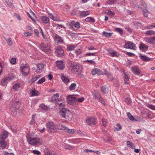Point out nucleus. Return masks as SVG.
<instances>
[{
    "label": "nucleus",
    "instance_id": "obj_22",
    "mask_svg": "<svg viewBox=\"0 0 155 155\" xmlns=\"http://www.w3.org/2000/svg\"><path fill=\"white\" fill-rule=\"evenodd\" d=\"M76 47L75 45H67V50L68 51H71L74 50Z\"/></svg>",
    "mask_w": 155,
    "mask_h": 155
},
{
    "label": "nucleus",
    "instance_id": "obj_31",
    "mask_svg": "<svg viewBox=\"0 0 155 155\" xmlns=\"http://www.w3.org/2000/svg\"><path fill=\"white\" fill-rule=\"evenodd\" d=\"M58 129L61 130H66L68 129V127L62 124H59L58 126Z\"/></svg>",
    "mask_w": 155,
    "mask_h": 155
},
{
    "label": "nucleus",
    "instance_id": "obj_62",
    "mask_svg": "<svg viewBox=\"0 0 155 155\" xmlns=\"http://www.w3.org/2000/svg\"><path fill=\"white\" fill-rule=\"evenodd\" d=\"M85 61L87 62V63H90L91 64H95V62L93 60H87Z\"/></svg>",
    "mask_w": 155,
    "mask_h": 155
},
{
    "label": "nucleus",
    "instance_id": "obj_8",
    "mask_svg": "<svg viewBox=\"0 0 155 155\" xmlns=\"http://www.w3.org/2000/svg\"><path fill=\"white\" fill-rule=\"evenodd\" d=\"M97 120L96 118L91 117L88 118L86 120V123L87 124L92 126H94L96 124Z\"/></svg>",
    "mask_w": 155,
    "mask_h": 155
},
{
    "label": "nucleus",
    "instance_id": "obj_5",
    "mask_svg": "<svg viewBox=\"0 0 155 155\" xmlns=\"http://www.w3.org/2000/svg\"><path fill=\"white\" fill-rule=\"evenodd\" d=\"M55 52L56 56L58 57H62L64 55V50L60 46L56 48Z\"/></svg>",
    "mask_w": 155,
    "mask_h": 155
},
{
    "label": "nucleus",
    "instance_id": "obj_6",
    "mask_svg": "<svg viewBox=\"0 0 155 155\" xmlns=\"http://www.w3.org/2000/svg\"><path fill=\"white\" fill-rule=\"evenodd\" d=\"M29 143L32 145H36L40 143L39 140L36 138H29Z\"/></svg>",
    "mask_w": 155,
    "mask_h": 155
},
{
    "label": "nucleus",
    "instance_id": "obj_24",
    "mask_svg": "<svg viewBox=\"0 0 155 155\" xmlns=\"http://www.w3.org/2000/svg\"><path fill=\"white\" fill-rule=\"evenodd\" d=\"M20 101H19L18 99H15L12 101V104H11V105L12 107H13L14 108H15V106L19 104H20Z\"/></svg>",
    "mask_w": 155,
    "mask_h": 155
},
{
    "label": "nucleus",
    "instance_id": "obj_9",
    "mask_svg": "<svg viewBox=\"0 0 155 155\" xmlns=\"http://www.w3.org/2000/svg\"><path fill=\"white\" fill-rule=\"evenodd\" d=\"M55 64L57 68L59 70H62L64 69L65 65L63 63V61H56Z\"/></svg>",
    "mask_w": 155,
    "mask_h": 155
},
{
    "label": "nucleus",
    "instance_id": "obj_28",
    "mask_svg": "<svg viewBox=\"0 0 155 155\" xmlns=\"http://www.w3.org/2000/svg\"><path fill=\"white\" fill-rule=\"evenodd\" d=\"M95 98L96 99H98L101 103H102L104 105H105V101L103 100L102 97L100 95H95Z\"/></svg>",
    "mask_w": 155,
    "mask_h": 155
},
{
    "label": "nucleus",
    "instance_id": "obj_55",
    "mask_svg": "<svg viewBox=\"0 0 155 155\" xmlns=\"http://www.w3.org/2000/svg\"><path fill=\"white\" fill-rule=\"evenodd\" d=\"M74 22H75L74 21H72L71 22V24L69 23L67 25L70 28H73V25L74 24Z\"/></svg>",
    "mask_w": 155,
    "mask_h": 155
},
{
    "label": "nucleus",
    "instance_id": "obj_63",
    "mask_svg": "<svg viewBox=\"0 0 155 155\" xmlns=\"http://www.w3.org/2000/svg\"><path fill=\"white\" fill-rule=\"evenodd\" d=\"M87 49L89 50H93L94 49H96L94 47H93L92 46H89L87 47Z\"/></svg>",
    "mask_w": 155,
    "mask_h": 155
},
{
    "label": "nucleus",
    "instance_id": "obj_37",
    "mask_svg": "<svg viewBox=\"0 0 155 155\" xmlns=\"http://www.w3.org/2000/svg\"><path fill=\"white\" fill-rule=\"evenodd\" d=\"M76 84V83H73L71 84L69 87V89L70 91H72L75 89Z\"/></svg>",
    "mask_w": 155,
    "mask_h": 155
},
{
    "label": "nucleus",
    "instance_id": "obj_45",
    "mask_svg": "<svg viewBox=\"0 0 155 155\" xmlns=\"http://www.w3.org/2000/svg\"><path fill=\"white\" fill-rule=\"evenodd\" d=\"M155 27V24H153V25H148L145 27V29H150L153 28Z\"/></svg>",
    "mask_w": 155,
    "mask_h": 155
},
{
    "label": "nucleus",
    "instance_id": "obj_57",
    "mask_svg": "<svg viewBox=\"0 0 155 155\" xmlns=\"http://www.w3.org/2000/svg\"><path fill=\"white\" fill-rule=\"evenodd\" d=\"M147 106L149 108L153 110H155V106H154L153 105L148 104L147 105Z\"/></svg>",
    "mask_w": 155,
    "mask_h": 155
},
{
    "label": "nucleus",
    "instance_id": "obj_27",
    "mask_svg": "<svg viewBox=\"0 0 155 155\" xmlns=\"http://www.w3.org/2000/svg\"><path fill=\"white\" fill-rule=\"evenodd\" d=\"M140 3L141 4L140 8L142 9V10H144L146 8H147V6L145 2L143 1V0H141Z\"/></svg>",
    "mask_w": 155,
    "mask_h": 155
},
{
    "label": "nucleus",
    "instance_id": "obj_42",
    "mask_svg": "<svg viewBox=\"0 0 155 155\" xmlns=\"http://www.w3.org/2000/svg\"><path fill=\"white\" fill-rule=\"evenodd\" d=\"M64 148L65 149L68 150H72L73 149L72 146L68 144L66 145L64 147Z\"/></svg>",
    "mask_w": 155,
    "mask_h": 155
},
{
    "label": "nucleus",
    "instance_id": "obj_20",
    "mask_svg": "<svg viewBox=\"0 0 155 155\" xmlns=\"http://www.w3.org/2000/svg\"><path fill=\"white\" fill-rule=\"evenodd\" d=\"M7 143L5 141H0V149H3L7 146Z\"/></svg>",
    "mask_w": 155,
    "mask_h": 155
},
{
    "label": "nucleus",
    "instance_id": "obj_35",
    "mask_svg": "<svg viewBox=\"0 0 155 155\" xmlns=\"http://www.w3.org/2000/svg\"><path fill=\"white\" fill-rule=\"evenodd\" d=\"M40 107L42 109L45 110H48L49 108L45 104H42L40 105Z\"/></svg>",
    "mask_w": 155,
    "mask_h": 155
},
{
    "label": "nucleus",
    "instance_id": "obj_17",
    "mask_svg": "<svg viewBox=\"0 0 155 155\" xmlns=\"http://www.w3.org/2000/svg\"><path fill=\"white\" fill-rule=\"evenodd\" d=\"M134 47V45L132 42H130L125 44L124 47L126 48L132 49Z\"/></svg>",
    "mask_w": 155,
    "mask_h": 155
},
{
    "label": "nucleus",
    "instance_id": "obj_21",
    "mask_svg": "<svg viewBox=\"0 0 155 155\" xmlns=\"http://www.w3.org/2000/svg\"><path fill=\"white\" fill-rule=\"evenodd\" d=\"M140 57L141 59L144 61H151V58L145 55H141Z\"/></svg>",
    "mask_w": 155,
    "mask_h": 155
},
{
    "label": "nucleus",
    "instance_id": "obj_18",
    "mask_svg": "<svg viewBox=\"0 0 155 155\" xmlns=\"http://www.w3.org/2000/svg\"><path fill=\"white\" fill-rule=\"evenodd\" d=\"M105 13L106 14L109 15L110 17H114L115 15V13L114 12L112 11L109 9L105 11Z\"/></svg>",
    "mask_w": 155,
    "mask_h": 155
},
{
    "label": "nucleus",
    "instance_id": "obj_2",
    "mask_svg": "<svg viewBox=\"0 0 155 155\" xmlns=\"http://www.w3.org/2000/svg\"><path fill=\"white\" fill-rule=\"evenodd\" d=\"M47 129L50 133H54L57 131V127L53 122H49L46 124Z\"/></svg>",
    "mask_w": 155,
    "mask_h": 155
},
{
    "label": "nucleus",
    "instance_id": "obj_64",
    "mask_svg": "<svg viewBox=\"0 0 155 155\" xmlns=\"http://www.w3.org/2000/svg\"><path fill=\"white\" fill-rule=\"evenodd\" d=\"M97 68H95L92 71V74L93 75H94L96 74H97V71H96Z\"/></svg>",
    "mask_w": 155,
    "mask_h": 155
},
{
    "label": "nucleus",
    "instance_id": "obj_46",
    "mask_svg": "<svg viewBox=\"0 0 155 155\" xmlns=\"http://www.w3.org/2000/svg\"><path fill=\"white\" fill-rule=\"evenodd\" d=\"M38 91H37L36 90H32L31 93L32 95V96H38Z\"/></svg>",
    "mask_w": 155,
    "mask_h": 155
},
{
    "label": "nucleus",
    "instance_id": "obj_10",
    "mask_svg": "<svg viewBox=\"0 0 155 155\" xmlns=\"http://www.w3.org/2000/svg\"><path fill=\"white\" fill-rule=\"evenodd\" d=\"M14 78L13 76L11 75L3 79L1 82L2 85L3 86H5L7 84L8 81L12 80Z\"/></svg>",
    "mask_w": 155,
    "mask_h": 155
},
{
    "label": "nucleus",
    "instance_id": "obj_23",
    "mask_svg": "<svg viewBox=\"0 0 155 155\" xmlns=\"http://www.w3.org/2000/svg\"><path fill=\"white\" fill-rule=\"evenodd\" d=\"M59 97V94L58 93H56L54 94L51 97V101L54 102L56 101Z\"/></svg>",
    "mask_w": 155,
    "mask_h": 155
},
{
    "label": "nucleus",
    "instance_id": "obj_30",
    "mask_svg": "<svg viewBox=\"0 0 155 155\" xmlns=\"http://www.w3.org/2000/svg\"><path fill=\"white\" fill-rule=\"evenodd\" d=\"M101 91L104 94H107L108 93V91L107 88L106 86H103L101 88Z\"/></svg>",
    "mask_w": 155,
    "mask_h": 155
},
{
    "label": "nucleus",
    "instance_id": "obj_1",
    "mask_svg": "<svg viewBox=\"0 0 155 155\" xmlns=\"http://www.w3.org/2000/svg\"><path fill=\"white\" fill-rule=\"evenodd\" d=\"M67 66L68 68L71 69V71L72 72H77L78 74H81V72L82 69V66L78 64L68 60L67 61Z\"/></svg>",
    "mask_w": 155,
    "mask_h": 155
},
{
    "label": "nucleus",
    "instance_id": "obj_59",
    "mask_svg": "<svg viewBox=\"0 0 155 155\" xmlns=\"http://www.w3.org/2000/svg\"><path fill=\"white\" fill-rule=\"evenodd\" d=\"M77 133L78 134L81 136H83L84 135V134L83 132H81L80 130H78L77 131Z\"/></svg>",
    "mask_w": 155,
    "mask_h": 155
},
{
    "label": "nucleus",
    "instance_id": "obj_36",
    "mask_svg": "<svg viewBox=\"0 0 155 155\" xmlns=\"http://www.w3.org/2000/svg\"><path fill=\"white\" fill-rule=\"evenodd\" d=\"M123 77H124V80H127L129 81V78H130V77L128 74H126V73L124 71H123V74H122Z\"/></svg>",
    "mask_w": 155,
    "mask_h": 155
},
{
    "label": "nucleus",
    "instance_id": "obj_33",
    "mask_svg": "<svg viewBox=\"0 0 155 155\" xmlns=\"http://www.w3.org/2000/svg\"><path fill=\"white\" fill-rule=\"evenodd\" d=\"M85 21L87 22L92 23L94 22H95L94 18L91 17L87 18L85 19Z\"/></svg>",
    "mask_w": 155,
    "mask_h": 155
},
{
    "label": "nucleus",
    "instance_id": "obj_51",
    "mask_svg": "<svg viewBox=\"0 0 155 155\" xmlns=\"http://www.w3.org/2000/svg\"><path fill=\"white\" fill-rule=\"evenodd\" d=\"M84 100V98L83 97H81L79 98H77L76 97V101L82 102Z\"/></svg>",
    "mask_w": 155,
    "mask_h": 155
},
{
    "label": "nucleus",
    "instance_id": "obj_61",
    "mask_svg": "<svg viewBox=\"0 0 155 155\" xmlns=\"http://www.w3.org/2000/svg\"><path fill=\"white\" fill-rule=\"evenodd\" d=\"M16 59L15 58H12L10 62L12 64H15L16 63Z\"/></svg>",
    "mask_w": 155,
    "mask_h": 155
},
{
    "label": "nucleus",
    "instance_id": "obj_16",
    "mask_svg": "<svg viewBox=\"0 0 155 155\" xmlns=\"http://www.w3.org/2000/svg\"><path fill=\"white\" fill-rule=\"evenodd\" d=\"M41 19L43 23L45 24H48L49 22V18L45 16H42L40 18Z\"/></svg>",
    "mask_w": 155,
    "mask_h": 155
},
{
    "label": "nucleus",
    "instance_id": "obj_13",
    "mask_svg": "<svg viewBox=\"0 0 155 155\" xmlns=\"http://www.w3.org/2000/svg\"><path fill=\"white\" fill-rule=\"evenodd\" d=\"M79 12L78 13L82 17H85L90 14V10L83 11H79Z\"/></svg>",
    "mask_w": 155,
    "mask_h": 155
},
{
    "label": "nucleus",
    "instance_id": "obj_60",
    "mask_svg": "<svg viewBox=\"0 0 155 155\" xmlns=\"http://www.w3.org/2000/svg\"><path fill=\"white\" fill-rule=\"evenodd\" d=\"M97 52H95L92 53H86L85 55L86 56H91V55L94 56V55H95V54Z\"/></svg>",
    "mask_w": 155,
    "mask_h": 155
},
{
    "label": "nucleus",
    "instance_id": "obj_11",
    "mask_svg": "<svg viewBox=\"0 0 155 155\" xmlns=\"http://www.w3.org/2000/svg\"><path fill=\"white\" fill-rule=\"evenodd\" d=\"M8 132L7 131L4 130L0 134V141H5V139L8 137Z\"/></svg>",
    "mask_w": 155,
    "mask_h": 155
},
{
    "label": "nucleus",
    "instance_id": "obj_58",
    "mask_svg": "<svg viewBox=\"0 0 155 155\" xmlns=\"http://www.w3.org/2000/svg\"><path fill=\"white\" fill-rule=\"evenodd\" d=\"M6 41L8 45L12 46L13 45V42L11 39H6Z\"/></svg>",
    "mask_w": 155,
    "mask_h": 155
},
{
    "label": "nucleus",
    "instance_id": "obj_7",
    "mask_svg": "<svg viewBox=\"0 0 155 155\" xmlns=\"http://www.w3.org/2000/svg\"><path fill=\"white\" fill-rule=\"evenodd\" d=\"M41 48L42 50L45 53L48 54L51 52L50 46L48 45L46 46L44 43H41L40 45Z\"/></svg>",
    "mask_w": 155,
    "mask_h": 155
},
{
    "label": "nucleus",
    "instance_id": "obj_26",
    "mask_svg": "<svg viewBox=\"0 0 155 155\" xmlns=\"http://www.w3.org/2000/svg\"><path fill=\"white\" fill-rule=\"evenodd\" d=\"M61 79L62 81L64 83H67L70 81V80L68 77L64 75H62L61 76Z\"/></svg>",
    "mask_w": 155,
    "mask_h": 155
},
{
    "label": "nucleus",
    "instance_id": "obj_34",
    "mask_svg": "<svg viewBox=\"0 0 155 155\" xmlns=\"http://www.w3.org/2000/svg\"><path fill=\"white\" fill-rule=\"evenodd\" d=\"M20 87L21 84H15L13 86V89L15 91H18Z\"/></svg>",
    "mask_w": 155,
    "mask_h": 155
},
{
    "label": "nucleus",
    "instance_id": "obj_49",
    "mask_svg": "<svg viewBox=\"0 0 155 155\" xmlns=\"http://www.w3.org/2000/svg\"><path fill=\"white\" fill-rule=\"evenodd\" d=\"M58 101H59V100H57L56 101V106H57L58 105H59V106H60L62 107H64V103H59L58 102Z\"/></svg>",
    "mask_w": 155,
    "mask_h": 155
},
{
    "label": "nucleus",
    "instance_id": "obj_19",
    "mask_svg": "<svg viewBox=\"0 0 155 155\" xmlns=\"http://www.w3.org/2000/svg\"><path fill=\"white\" fill-rule=\"evenodd\" d=\"M37 69L36 72L38 73L40 72V71H41L44 68V65L42 64H39L37 65Z\"/></svg>",
    "mask_w": 155,
    "mask_h": 155
},
{
    "label": "nucleus",
    "instance_id": "obj_56",
    "mask_svg": "<svg viewBox=\"0 0 155 155\" xmlns=\"http://www.w3.org/2000/svg\"><path fill=\"white\" fill-rule=\"evenodd\" d=\"M125 102L127 104H130L131 102L130 99L129 97H127L125 99Z\"/></svg>",
    "mask_w": 155,
    "mask_h": 155
},
{
    "label": "nucleus",
    "instance_id": "obj_48",
    "mask_svg": "<svg viewBox=\"0 0 155 155\" xmlns=\"http://www.w3.org/2000/svg\"><path fill=\"white\" fill-rule=\"evenodd\" d=\"M45 81V78L43 77L40 79L37 83L38 84H41Z\"/></svg>",
    "mask_w": 155,
    "mask_h": 155
},
{
    "label": "nucleus",
    "instance_id": "obj_15",
    "mask_svg": "<svg viewBox=\"0 0 155 155\" xmlns=\"http://www.w3.org/2000/svg\"><path fill=\"white\" fill-rule=\"evenodd\" d=\"M140 49L143 51H146L148 50V46L143 43H141L139 45Z\"/></svg>",
    "mask_w": 155,
    "mask_h": 155
},
{
    "label": "nucleus",
    "instance_id": "obj_40",
    "mask_svg": "<svg viewBox=\"0 0 155 155\" xmlns=\"http://www.w3.org/2000/svg\"><path fill=\"white\" fill-rule=\"evenodd\" d=\"M143 11V14L144 16L145 17H147L148 15L147 13H148L149 11L147 9V8H146L144 10H142Z\"/></svg>",
    "mask_w": 155,
    "mask_h": 155
},
{
    "label": "nucleus",
    "instance_id": "obj_47",
    "mask_svg": "<svg viewBox=\"0 0 155 155\" xmlns=\"http://www.w3.org/2000/svg\"><path fill=\"white\" fill-rule=\"evenodd\" d=\"M66 130L67 131L68 133L70 134H74L75 132L74 130L73 129H69L68 128V129H66Z\"/></svg>",
    "mask_w": 155,
    "mask_h": 155
},
{
    "label": "nucleus",
    "instance_id": "obj_25",
    "mask_svg": "<svg viewBox=\"0 0 155 155\" xmlns=\"http://www.w3.org/2000/svg\"><path fill=\"white\" fill-rule=\"evenodd\" d=\"M108 53L110 54V55L113 57H114L117 55V52L113 50L108 49Z\"/></svg>",
    "mask_w": 155,
    "mask_h": 155
},
{
    "label": "nucleus",
    "instance_id": "obj_38",
    "mask_svg": "<svg viewBox=\"0 0 155 155\" xmlns=\"http://www.w3.org/2000/svg\"><path fill=\"white\" fill-rule=\"evenodd\" d=\"M146 34L147 35H154L155 32L151 30L147 31L146 32Z\"/></svg>",
    "mask_w": 155,
    "mask_h": 155
},
{
    "label": "nucleus",
    "instance_id": "obj_44",
    "mask_svg": "<svg viewBox=\"0 0 155 155\" xmlns=\"http://www.w3.org/2000/svg\"><path fill=\"white\" fill-rule=\"evenodd\" d=\"M127 115L129 119L131 120H133L134 119V117L130 113L128 112L127 113Z\"/></svg>",
    "mask_w": 155,
    "mask_h": 155
},
{
    "label": "nucleus",
    "instance_id": "obj_53",
    "mask_svg": "<svg viewBox=\"0 0 155 155\" xmlns=\"http://www.w3.org/2000/svg\"><path fill=\"white\" fill-rule=\"evenodd\" d=\"M31 152L37 155H39L41 153L40 151L36 150H32Z\"/></svg>",
    "mask_w": 155,
    "mask_h": 155
},
{
    "label": "nucleus",
    "instance_id": "obj_14",
    "mask_svg": "<svg viewBox=\"0 0 155 155\" xmlns=\"http://www.w3.org/2000/svg\"><path fill=\"white\" fill-rule=\"evenodd\" d=\"M132 71L134 74L137 75H140V70L136 66H134L132 68Z\"/></svg>",
    "mask_w": 155,
    "mask_h": 155
},
{
    "label": "nucleus",
    "instance_id": "obj_29",
    "mask_svg": "<svg viewBox=\"0 0 155 155\" xmlns=\"http://www.w3.org/2000/svg\"><path fill=\"white\" fill-rule=\"evenodd\" d=\"M115 31L119 33L121 35L123 34L124 31L121 28H115Z\"/></svg>",
    "mask_w": 155,
    "mask_h": 155
},
{
    "label": "nucleus",
    "instance_id": "obj_52",
    "mask_svg": "<svg viewBox=\"0 0 155 155\" xmlns=\"http://www.w3.org/2000/svg\"><path fill=\"white\" fill-rule=\"evenodd\" d=\"M74 27L77 28H80V25L79 23L78 22H76L75 23H74Z\"/></svg>",
    "mask_w": 155,
    "mask_h": 155
},
{
    "label": "nucleus",
    "instance_id": "obj_12",
    "mask_svg": "<svg viewBox=\"0 0 155 155\" xmlns=\"http://www.w3.org/2000/svg\"><path fill=\"white\" fill-rule=\"evenodd\" d=\"M76 97L71 95L68 96L67 100L68 103L71 105H73L76 101Z\"/></svg>",
    "mask_w": 155,
    "mask_h": 155
},
{
    "label": "nucleus",
    "instance_id": "obj_3",
    "mask_svg": "<svg viewBox=\"0 0 155 155\" xmlns=\"http://www.w3.org/2000/svg\"><path fill=\"white\" fill-rule=\"evenodd\" d=\"M71 112L68 109L63 107L60 110L59 112L60 115L62 117L67 119H69V115Z\"/></svg>",
    "mask_w": 155,
    "mask_h": 155
},
{
    "label": "nucleus",
    "instance_id": "obj_39",
    "mask_svg": "<svg viewBox=\"0 0 155 155\" xmlns=\"http://www.w3.org/2000/svg\"><path fill=\"white\" fill-rule=\"evenodd\" d=\"M103 35L106 37L107 38H109L110 36H111L112 35V33H108L107 32H105L104 31L103 32Z\"/></svg>",
    "mask_w": 155,
    "mask_h": 155
},
{
    "label": "nucleus",
    "instance_id": "obj_50",
    "mask_svg": "<svg viewBox=\"0 0 155 155\" xmlns=\"http://www.w3.org/2000/svg\"><path fill=\"white\" fill-rule=\"evenodd\" d=\"M101 121L102 123V124L104 127H105L106 126H107V122L106 120L103 118L102 119Z\"/></svg>",
    "mask_w": 155,
    "mask_h": 155
},
{
    "label": "nucleus",
    "instance_id": "obj_4",
    "mask_svg": "<svg viewBox=\"0 0 155 155\" xmlns=\"http://www.w3.org/2000/svg\"><path fill=\"white\" fill-rule=\"evenodd\" d=\"M20 70L22 74L25 76H26L29 73V68L28 64L26 63L25 66L20 67Z\"/></svg>",
    "mask_w": 155,
    "mask_h": 155
},
{
    "label": "nucleus",
    "instance_id": "obj_41",
    "mask_svg": "<svg viewBox=\"0 0 155 155\" xmlns=\"http://www.w3.org/2000/svg\"><path fill=\"white\" fill-rule=\"evenodd\" d=\"M6 3L11 7H13L12 0H6Z\"/></svg>",
    "mask_w": 155,
    "mask_h": 155
},
{
    "label": "nucleus",
    "instance_id": "obj_43",
    "mask_svg": "<svg viewBox=\"0 0 155 155\" xmlns=\"http://www.w3.org/2000/svg\"><path fill=\"white\" fill-rule=\"evenodd\" d=\"M146 41L151 44H155V39H146Z\"/></svg>",
    "mask_w": 155,
    "mask_h": 155
},
{
    "label": "nucleus",
    "instance_id": "obj_54",
    "mask_svg": "<svg viewBox=\"0 0 155 155\" xmlns=\"http://www.w3.org/2000/svg\"><path fill=\"white\" fill-rule=\"evenodd\" d=\"M96 70L97 73V74L98 75H100L103 74L102 71L101 70L98 68H97Z\"/></svg>",
    "mask_w": 155,
    "mask_h": 155
},
{
    "label": "nucleus",
    "instance_id": "obj_32",
    "mask_svg": "<svg viewBox=\"0 0 155 155\" xmlns=\"http://www.w3.org/2000/svg\"><path fill=\"white\" fill-rule=\"evenodd\" d=\"M127 144L128 147H130L132 149H135V145L130 141H127Z\"/></svg>",
    "mask_w": 155,
    "mask_h": 155
}]
</instances>
